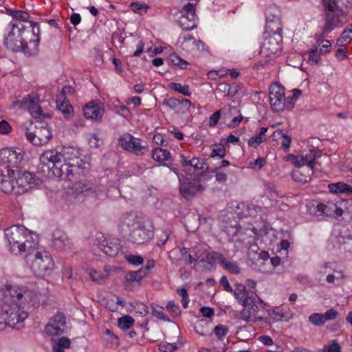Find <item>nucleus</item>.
Returning a JSON list of instances; mask_svg holds the SVG:
<instances>
[{"mask_svg":"<svg viewBox=\"0 0 352 352\" xmlns=\"http://www.w3.org/2000/svg\"><path fill=\"white\" fill-rule=\"evenodd\" d=\"M79 151L74 147H63V164L58 167V177L64 180H72L76 175H83L91 168L90 164L80 157Z\"/></svg>","mask_w":352,"mask_h":352,"instance_id":"obj_1","label":"nucleus"},{"mask_svg":"<svg viewBox=\"0 0 352 352\" xmlns=\"http://www.w3.org/2000/svg\"><path fill=\"white\" fill-rule=\"evenodd\" d=\"M329 12L327 13L326 23L322 34L326 35L333 29L344 23L348 8L352 4V0H323Z\"/></svg>","mask_w":352,"mask_h":352,"instance_id":"obj_2","label":"nucleus"},{"mask_svg":"<svg viewBox=\"0 0 352 352\" xmlns=\"http://www.w3.org/2000/svg\"><path fill=\"white\" fill-rule=\"evenodd\" d=\"M21 129L25 133L26 139L35 146L46 144L52 137L49 124L43 121L25 122L21 126Z\"/></svg>","mask_w":352,"mask_h":352,"instance_id":"obj_3","label":"nucleus"},{"mask_svg":"<svg viewBox=\"0 0 352 352\" xmlns=\"http://www.w3.org/2000/svg\"><path fill=\"white\" fill-rule=\"evenodd\" d=\"M8 12L9 14L12 16V19L9 24L11 30L9 32V37L7 38L6 43L11 48L16 49L18 47L19 43H18V40H13V36H14L16 33L19 35L21 30L30 31V28H35V26L37 25V23L28 21L30 14L28 12L11 10H8Z\"/></svg>","mask_w":352,"mask_h":352,"instance_id":"obj_4","label":"nucleus"},{"mask_svg":"<svg viewBox=\"0 0 352 352\" xmlns=\"http://www.w3.org/2000/svg\"><path fill=\"white\" fill-rule=\"evenodd\" d=\"M206 187V178L204 175L190 176L181 181L179 186L180 194L186 199H190L202 192Z\"/></svg>","mask_w":352,"mask_h":352,"instance_id":"obj_5","label":"nucleus"},{"mask_svg":"<svg viewBox=\"0 0 352 352\" xmlns=\"http://www.w3.org/2000/svg\"><path fill=\"white\" fill-rule=\"evenodd\" d=\"M28 232V230L23 226L14 225L5 230V236L10 252L15 254L20 252V243Z\"/></svg>","mask_w":352,"mask_h":352,"instance_id":"obj_6","label":"nucleus"},{"mask_svg":"<svg viewBox=\"0 0 352 352\" xmlns=\"http://www.w3.org/2000/svg\"><path fill=\"white\" fill-rule=\"evenodd\" d=\"M234 296L243 307L263 308L266 305L258 295L252 291L247 290L242 284L236 285Z\"/></svg>","mask_w":352,"mask_h":352,"instance_id":"obj_7","label":"nucleus"},{"mask_svg":"<svg viewBox=\"0 0 352 352\" xmlns=\"http://www.w3.org/2000/svg\"><path fill=\"white\" fill-rule=\"evenodd\" d=\"M40 101L38 95L36 92H31L25 96L21 101H17L15 104L21 109H27L35 119L50 118L49 113L44 114L42 109L38 105Z\"/></svg>","mask_w":352,"mask_h":352,"instance_id":"obj_8","label":"nucleus"},{"mask_svg":"<svg viewBox=\"0 0 352 352\" xmlns=\"http://www.w3.org/2000/svg\"><path fill=\"white\" fill-rule=\"evenodd\" d=\"M153 236L152 226L148 223L136 221L131 230L129 240L132 243L142 244Z\"/></svg>","mask_w":352,"mask_h":352,"instance_id":"obj_9","label":"nucleus"},{"mask_svg":"<svg viewBox=\"0 0 352 352\" xmlns=\"http://www.w3.org/2000/svg\"><path fill=\"white\" fill-rule=\"evenodd\" d=\"M54 267V262L49 252H37L32 261L31 269L38 276H45Z\"/></svg>","mask_w":352,"mask_h":352,"instance_id":"obj_10","label":"nucleus"},{"mask_svg":"<svg viewBox=\"0 0 352 352\" xmlns=\"http://www.w3.org/2000/svg\"><path fill=\"white\" fill-rule=\"evenodd\" d=\"M197 4V0H192V2H189L184 5L181 10V16L179 18L178 23L179 26L184 30H191L196 28L195 19H197L196 15V6Z\"/></svg>","mask_w":352,"mask_h":352,"instance_id":"obj_11","label":"nucleus"},{"mask_svg":"<svg viewBox=\"0 0 352 352\" xmlns=\"http://www.w3.org/2000/svg\"><path fill=\"white\" fill-rule=\"evenodd\" d=\"M118 143L124 150L136 155H144L148 151L147 146L143 144L140 139L135 138L131 134L120 137Z\"/></svg>","mask_w":352,"mask_h":352,"instance_id":"obj_12","label":"nucleus"},{"mask_svg":"<svg viewBox=\"0 0 352 352\" xmlns=\"http://www.w3.org/2000/svg\"><path fill=\"white\" fill-rule=\"evenodd\" d=\"M16 294V299L13 300V307L23 308L25 307L35 306L33 303L35 294L25 285H17L16 289L12 291Z\"/></svg>","mask_w":352,"mask_h":352,"instance_id":"obj_13","label":"nucleus"},{"mask_svg":"<svg viewBox=\"0 0 352 352\" xmlns=\"http://www.w3.org/2000/svg\"><path fill=\"white\" fill-rule=\"evenodd\" d=\"M4 314L6 317H3V321L0 322V330H3L6 326L19 329L17 324L23 322L28 316L24 309H5Z\"/></svg>","mask_w":352,"mask_h":352,"instance_id":"obj_14","label":"nucleus"},{"mask_svg":"<svg viewBox=\"0 0 352 352\" xmlns=\"http://www.w3.org/2000/svg\"><path fill=\"white\" fill-rule=\"evenodd\" d=\"M65 326V315L61 311H58L56 314L50 318V322L45 325V331L50 336H58L65 332L64 329Z\"/></svg>","mask_w":352,"mask_h":352,"instance_id":"obj_15","label":"nucleus"},{"mask_svg":"<svg viewBox=\"0 0 352 352\" xmlns=\"http://www.w3.org/2000/svg\"><path fill=\"white\" fill-rule=\"evenodd\" d=\"M270 102L272 109L275 111H280L285 107L287 98L285 96V89L283 87L274 84L270 88Z\"/></svg>","mask_w":352,"mask_h":352,"instance_id":"obj_16","label":"nucleus"},{"mask_svg":"<svg viewBox=\"0 0 352 352\" xmlns=\"http://www.w3.org/2000/svg\"><path fill=\"white\" fill-rule=\"evenodd\" d=\"M15 195L28 192L36 183L35 177L30 172L18 171L15 176Z\"/></svg>","mask_w":352,"mask_h":352,"instance_id":"obj_17","label":"nucleus"},{"mask_svg":"<svg viewBox=\"0 0 352 352\" xmlns=\"http://www.w3.org/2000/svg\"><path fill=\"white\" fill-rule=\"evenodd\" d=\"M63 147L44 151L41 155L40 160L43 163L46 162L51 163L53 173L58 177L56 169L58 167H60V164H63Z\"/></svg>","mask_w":352,"mask_h":352,"instance_id":"obj_18","label":"nucleus"},{"mask_svg":"<svg viewBox=\"0 0 352 352\" xmlns=\"http://www.w3.org/2000/svg\"><path fill=\"white\" fill-rule=\"evenodd\" d=\"M0 174V190L8 194L15 195V172L8 167L1 170Z\"/></svg>","mask_w":352,"mask_h":352,"instance_id":"obj_19","label":"nucleus"},{"mask_svg":"<svg viewBox=\"0 0 352 352\" xmlns=\"http://www.w3.org/2000/svg\"><path fill=\"white\" fill-rule=\"evenodd\" d=\"M30 30H21L20 31V34L19 35L17 33L13 36L12 38L14 41H19L18 43H19V45L18 47L16 49L11 48L9 47L8 44L6 43L7 38L9 37V33L7 34V36L3 39V44L4 45L10 50L13 52H18L21 51L25 54H30L31 52L30 50V48L28 47V43L31 44L32 39H30V41L28 42V36L30 34Z\"/></svg>","mask_w":352,"mask_h":352,"instance_id":"obj_20","label":"nucleus"},{"mask_svg":"<svg viewBox=\"0 0 352 352\" xmlns=\"http://www.w3.org/2000/svg\"><path fill=\"white\" fill-rule=\"evenodd\" d=\"M283 36L280 34H275V36H269L265 38L261 47V52L266 56L277 54L281 48Z\"/></svg>","mask_w":352,"mask_h":352,"instance_id":"obj_21","label":"nucleus"},{"mask_svg":"<svg viewBox=\"0 0 352 352\" xmlns=\"http://www.w3.org/2000/svg\"><path fill=\"white\" fill-rule=\"evenodd\" d=\"M164 105L169 107L177 114H185L189 111L191 102L188 99L170 98L163 102Z\"/></svg>","mask_w":352,"mask_h":352,"instance_id":"obj_22","label":"nucleus"},{"mask_svg":"<svg viewBox=\"0 0 352 352\" xmlns=\"http://www.w3.org/2000/svg\"><path fill=\"white\" fill-rule=\"evenodd\" d=\"M83 115L87 119L98 120L104 113V109L100 104L95 100L86 104L83 107Z\"/></svg>","mask_w":352,"mask_h":352,"instance_id":"obj_23","label":"nucleus"},{"mask_svg":"<svg viewBox=\"0 0 352 352\" xmlns=\"http://www.w3.org/2000/svg\"><path fill=\"white\" fill-rule=\"evenodd\" d=\"M38 247L37 236L30 232L27 233L25 239L22 243H20V252L19 254L26 253V256H30Z\"/></svg>","mask_w":352,"mask_h":352,"instance_id":"obj_24","label":"nucleus"},{"mask_svg":"<svg viewBox=\"0 0 352 352\" xmlns=\"http://www.w3.org/2000/svg\"><path fill=\"white\" fill-rule=\"evenodd\" d=\"M0 158L3 163H7L12 166H17L23 159V154L17 153L15 150L6 148L1 150Z\"/></svg>","mask_w":352,"mask_h":352,"instance_id":"obj_25","label":"nucleus"},{"mask_svg":"<svg viewBox=\"0 0 352 352\" xmlns=\"http://www.w3.org/2000/svg\"><path fill=\"white\" fill-rule=\"evenodd\" d=\"M337 315L335 309H329L324 314H312L309 317V321L315 326H322L326 322L335 319Z\"/></svg>","mask_w":352,"mask_h":352,"instance_id":"obj_26","label":"nucleus"},{"mask_svg":"<svg viewBox=\"0 0 352 352\" xmlns=\"http://www.w3.org/2000/svg\"><path fill=\"white\" fill-rule=\"evenodd\" d=\"M53 245L58 250H70L72 248L67 234L59 229H56L52 234Z\"/></svg>","mask_w":352,"mask_h":352,"instance_id":"obj_27","label":"nucleus"},{"mask_svg":"<svg viewBox=\"0 0 352 352\" xmlns=\"http://www.w3.org/2000/svg\"><path fill=\"white\" fill-rule=\"evenodd\" d=\"M17 285H6L1 290L0 302L2 306L13 307V300L16 299V294L12 293V290L16 289Z\"/></svg>","mask_w":352,"mask_h":352,"instance_id":"obj_28","label":"nucleus"},{"mask_svg":"<svg viewBox=\"0 0 352 352\" xmlns=\"http://www.w3.org/2000/svg\"><path fill=\"white\" fill-rule=\"evenodd\" d=\"M256 309H241L240 311H234L232 316L239 320L248 322H256L258 320L261 321L263 320V318L262 317L257 318L256 316Z\"/></svg>","mask_w":352,"mask_h":352,"instance_id":"obj_29","label":"nucleus"},{"mask_svg":"<svg viewBox=\"0 0 352 352\" xmlns=\"http://www.w3.org/2000/svg\"><path fill=\"white\" fill-rule=\"evenodd\" d=\"M268 315L274 321L287 322L293 316L290 309H268Z\"/></svg>","mask_w":352,"mask_h":352,"instance_id":"obj_30","label":"nucleus"},{"mask_svg":"<svg viewBox=\"0 0 352 352\" xmlns=\"http://www.w3.org/2000/svg\"><path fill=\"white\" fill-rule=\"evenodd\" d=\"M65 94L63 89L60 93V97L56 100V107L58 111H60L65 118H69L72 115L73 107L68 101H65Z\"/></svg>","mask_w":352,"mask_h":352,"instance_id":"obj_31","label":"nucleus"},{"mask_svg":"<svg viewBox=\"0 0 352 352\" xmlns=\"http://www.w3.org/2000/svg\"><path fill=\"white\" fill-rule=\"evenodd\" d=\"M267 131V127H261L254 136L248 140V146L256 148L261 143L265 142L267 140L266 133Z\"/></svg>","mask_w":352,"mask_h":352,"instance_id":"obj_32","label":"nucleus"},{"mask_svg":"<svg viewBox=\"0 0 352 352\" xmlns=\"http://www.w3.org/2000/svg\"><path fill=\"white\" fill-rule=\"evenodd\" d=\"M223 255L218 252H208L205 257L202 258L201 261L202 263H207L212 268H215L217 263L221 265L223 262Z\"/></svg>","mask_w":352,"mask_h":352,"instance_id":"obj_33","label":"nucleus"},{"mask_svg":"<svg viewBox=\"0 0 352 352\" xmlns=\"http://www.w3.org/2000/svg\"><path fill=\"white\" fill-rule=\"evenodd\" d=\"M321 155L322 151L316 148L311 149L307 153H302L306 166H307L311 170H313L314 168L316 159L320 157Z\"/></svg>","mask_w":352,"mask_h":352,"instance_id":"obj_34","label":"nucleus"},{"mask_svg":"<svg viewBox=\"0 0 352 352\" xmlns=\"http://www.w3.org/2000/svg\"><path fill=\"white\" fill-rule=\"evenodd\" d=\"M52 351L64 352L65 349H69L71 344L70 340L67 337L58 339H52Z\"/></svg>","mask_w":352,"mask_h":352,"instance_id":"obj_35","label":"nucleus"},{"mask_svg":"<svg viewBox=\"0 0 352 352\" xmlns=\"http://www.w3.org/2000/svg\"><path fill=\"white\" fill-rule=\"evenodd\" d=\"M152 158L156 162L162 163L168 161L171 158V154L168 150L159 147L153 150Z\"/></svg>","mask_w":352,"mask_h":352,"instance_id":"obj_36","label":"nucleus"},{"mask_svg":"<svg viewBox=\"0 0 352 352\" xmlns=\"http://www.w3.org/2000/svg\"><path fill=\"white\" fill-rule=\"evenodd\" d=\"M350 185L342 182L329 184L328 188L333 194H344L347 195Z\"/></svg>","mask_w":352,"mask_h":352,"instance_id":"obj_37","label":"nucleus"},{"mask_svg":"<svg viewBox=\"0 0 352 352\" xmlns=\"http://www.w3.org/2000/svg\"><path fill=\"white\" fill-rule=\"evenodd\" d=\"M280 12L274 5L270 6L265 11L266 21H276L278 24L280 21Z\"/></svg>","mask_w":352,"mask_h":352,"instance_id":"obj_38","label":"nucleus"},{"mask_svg":"<svg viewBox=\"0 0 352 352\" xmlns=\"http://www.w3.org/2000/svg\"><path fill=\"white\" fill-rule=\"evenodd\" d=\"M102 250L104 254L113 257L116 256L120 250V245L118 243L107 241L106 244L102 245Z\"/></svg>","mask_w":352,"mask_h":352,"instance_id":"obj_39","label":"nucleus"},{"mask_svg":"<svg viewBox=\"0 0 352 352\" xmlns=\"http://www.w3.org/2000/svg\"><path fill=\"white\" fill-rule=\"evenodd\" d=\"M75 190L78 193H82L85 192H90L95 193L96 192V186L89 182H78L74 185Z\"/></svg>","mask_w":352,"mask_h":352,"instance_id":"obj_40","label":"nucleus"},{"mask_svg":"<svg viewBox=\"0 0 352 352\" xmlns=\"http://www.w3.org/2000/svg\"><path fill=\"white\" fill-rule=\"evenodd\" d=\"M274 139H281V146L285 151H288L290 147L291 138L283 133L282 130L277 129L274 132Z\"/></svg>","mask_w":352,"mask_h":352,"instance_id":"obj_41","label":"nucleus"},{"mask_svg":"<svg viewBox=\"0 0 352 352\" xmlns=\"http://www.w3.org/2000/svg\"><path fill=\"white\" fill-rule=\"evenodd\" d=\"M308 208L310 211V213L313 214L314 215H331L330 211H327V210L329 208V206L325 205L322 203L318 204L316 207L314 206V204H312L311 206H308Z\"/></svg>","mask_w":352,"mask_h":352,"instance_id":"obj_42","label":"nucleus"},{"mask_svg":"<svg viewBox=\"0 0 352 352\" xmlns=\"http://www.w3.org/2000/svg\"><path fill=\"white\" fill-rule=\"evenodd\" d=\"M266 32L269 36H275V34H282V24L281 21H278V24L276 21H266Z\"/></svg>","mask_w":352,"mask_h":352,"instance_id":"obj_43","label":"nucleus"},{"mask_svg":"<svg viewBox=\"0 0 352 352\" xmlns=\"http://www.w3.org/2000/svg\"><path fill=\"white\" fill-rule=\"evenodd\" d=\"M145 276L146 274L144 271L139 269L137 271H131L126 273L125 275V280L130 283L140 282Z\"/></svg>","mask_w":352,"mask_h":352,"instance_id":"obj_44","label":"nucleus"},{"mask_svg":"<svg viewBox=\"0 0 352 352\" xmlns=\"http://www.w3.org/2000/svg\"><path fill=\"white\" fill-rule=\"evenodd\" d=\"M169 87L171 89L183 94L186 96H190L191 92L189 90V86L188 85H182L179 82H170Z\"/></svg>","mask_w":352,"mask_h":352,"instance_id":"obj_45","label":"nucleus"},{"mask_svg":"<svg viewBox=\"0 0 352 352\" xmlns=\"http://www.w3.org/2000/svg\"><path fill=\"white\" fill-rule=\"evenodd\" d=\"M134 319L128 315H125L118 320V327L124 331L130 329L134 324Z\"/></svg>","mask_w":352,"mask_h":352,"instance_id":"obj_46","label":"nucleus"},{"mask_svg":"<svg viewBox=\"0 0 352 352\" xmlns=\"http://www.w3.org/2000/svg\"><path fill=\"white\" fill-rule=\"evenodd\" d=\"M221 265L232 274H238L240 273V268L237 264L232 261H226L225 258H223V262L221 263Z\"/></svg>","mask_w":352,"mask_h":352,"instance_id":"obj_47","label":"nucleus"},{"mask_svg":"<svg viewBox=\"0 0 352 352\" xmlns=\"http://www.w3.org/2000/svg\"><path fill=\"white\" fill-rule=\"evenodd\" d=\"M352 41V25L349 28L344 30L338 38L341 45H345Z\"/></svg>","mask_w":352,"mask_h":352,"instance_id":"obj_48","label":"nucleus"},{"mask_svg":"<svg viewBox=\"0 0 352 352\" xmlns=\"http://www.w3.org/2000/svg\"><path fill=\"white\" fill-rule=\"evenodd\" d=\"M169 60L173 65L179 67L181 69L187 67L188 63L175 53L169 56Z\"/></svg>","mask_w":352,"mask_h":352,"instance_id":"obj_49","label":"nucleus"},{"mask_svg":"<svg viewBox=\"0 0 352 352\" xmlns=\"http://www.w3.org/2000/svg\"><path fill=\"white\" fill-rule=\"evenodd\" d=\"M125 259L131 265L138 266L143 263L144 259L140 255L128 254L125 256Z\"/></svg>","mask_w":352,"mask_h":352,"instance_id":"obj_50","label":"nucleus"},{"mask_svg":"<svg viewBox=\"0 0 352 352\" xmlns=\"http://www.w3.org/2000/svg\"><path fill=\"white\" fill-rule=\"evenodd\" d=\"M189 166L193 167L195 170H204L206 169L205 164L202 160L197 157H193L188 160Z\"/></svg>","mask_w":352,"mask_h":352,"instance_id":"obj_51","label":"nucleus"},{"mask_svg":"<svg viewBox=\"0 0 352 352\" xmlns=\"http://www.w3.org/2000/svg\"><path fill=\"white\" fill-rule=\"evenodd\" d=\"M320 60V56L318 54L317 47L313 48L309 53L308 63L311 65H316Z\"/></svg>","mask_w":352,"mask_h":352,"instance_id":"obj_52","label":"nucleus"},{"mask_svg":"<svg viewBox=\"0 0 352 352\" xmlns=\"http://www.w3.org/2000/svg\"><path fill=\"white\" fill-rule=\"evenodd\" d=\"M226 154V151L223 145L219 144L215 145L214 147L212 148V151L211 153V157H223Z\"/></svg>","mask_w":352,"mask_h":352,"instance_id":"obj_53","label":"nucleus"},{"mask_svg":"<svg viewBox=\"0 0 352 352\" xmlns=\"http://www.w3.org/2000/svg\"><path fill=\"white\" fill-rule=\"evenodd\" d=\"M177 293L182 298V307L186 308L189 302V297L187 290L184 288L178 289L177 290Z\"/></svg>","mask_w":352,"mask_h":352,"instance_id":"obj_54","label":"nucleus"},{"mask_svg":"<svg viewBox=\"0 0 352 352\" xmlns=\"http://www.w3.org/2000/svg\"><path fill=\"white\" fill-rule=\"evenodd\" d=\"M248 214L250 217H256L259 213H261L262 208L259 206L255 204H249L247 206Z\"/></svg>","mask_w":352,"mask_h":352,"instance_id":"obj_55","label":"nucleus"},{"mask_svg":"<svg viewBox=\"0 0 352 352\" xmlns=\"http://www.w3.org/2000/svg\"><path fill=\"white\" fill-rule=\"evenodd\" d=\"M177 349L176 344H172L168 342L161 343L159 345V350L162 352H173Z\"/></svg>","mask_w":352,"mask_h":352,"instance_id":"obj_56","label":"nucleus"},{"mask_svg":"<svg viewBox=\"0 0 352 352\" xmlns=\"http://www.w3.org/2000/svg\"><path fill=\"white\" fill-rule=\"evenodd\" d=\"M214 332L219 339H222L228 333V329L223 325L219 324L214 327Z\"/></svg>","mask_w":352,"mask_h":352,"instance_id":"obj_57","label":"nucleus"},{"mask_svg":"<svg viewBox=\"0 0 352 352\" xmlns=\"http://www.w3.org/2000/svg\"><path fill=\"white\" fill-rule=\"evenodd\" d=\"M151 314L157 319L162 320L166 322L171 321L168 316L166 314L164 313L162 311L158 309H153Z\"/></svg>","mask_w":352,"mask_h":352,"instance_id":"obj_58","label":"nucleus"},{"mask_svg":"<svg viewBox=\"0 0 352 352\" xmlns=\"http://www.w3.org/2000/svg\"><path fill=\"white\" fill-rule=\"evenodd\" d=\"M89 276L93 281L96 282L98 283H102L104 282L105 275H100L98 273L96 270H91L89 272Z\"/></svg>","mask_w":352,"mask_h":352,"instance_id":"obj_59","label":"nucleus"},{"mask_svg":"<svg viewBox=\"0 0 352 352\" xmlns=\"http://www.w3.org/2000/svg\"><path fill=\"white\" fill-rule=\"evenodd\" d=\"M290 157L292 159L293 164L296 167H301L306 165L302 154L300 156L290 155Z\"/></svg>","mask_w":352,"mask_h":352,"instance_id":"obj_60","label":"nucleus"},{"mask_svg":"<svg viewBox=\"0 0 352 352\" xmlns=\"http://www.w3.org/2000/svg\"><path fill=\"white\" fill-rule=\"evenodd\" d=\"M230 84L226 82L219 83L217 87V93L222 94L224 96H228L229 94Z\"/></svg>","mask_w":352,"mask_h":352,"instance_id":"obj_61","label":"nucleus"},{"mask_svg":"<svg viewBox=\"0 0 352 352\" xmlns=\"http://www.w3.org/2000/svg\"><path fill=\"white\" fill-rule=\"evenodd\" d=\"M221 116V110L215 111L213 114H212L210 117L209 125L210 126H214Z\"/></svg>","mask_w":352,"mask_h":352,"instance_id":"obj_62","label":"nucleus"},{"mask_svg":"<svg viewBox=\"0 0 352 352\" xmlns=\"http://www.w3.org/2000/svg\"><path fill=\"white\" fill-rule=\"evenodd\" d=\"M11 129L12 128L7 121L2 120L0 122V133L8 134L10 132Z\"/></svg>","mask_w":352,"mask_h":352,"instance_id":"obj_63","label":"nucleus"},{"mask_svg":"<svg viewBox=\"0 0 352 352\" xmlns=\"http://www.w3.org/2000/svg\"><path fill=\"white\" fill-rule=\"evenodd\" d=\"M220 284L226 292H232V288L230 286L226 276H223L220 279Z\"/></svg>","mask_w":352,"mask_h":352,"instance_id":"obj_64","label":"nucleus"}]
</instances>
